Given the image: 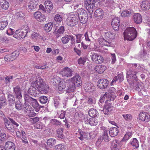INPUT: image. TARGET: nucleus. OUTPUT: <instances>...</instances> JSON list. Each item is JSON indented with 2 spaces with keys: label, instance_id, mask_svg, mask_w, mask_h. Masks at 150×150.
Instances as JSON below:
<instances>
[{
  "label": "nucleus",
  "instance_id": "57",
  "mask_svg": "<svg viewBox=\"0 0 150 150\" xmlns=\"http://www.w3.org/2000/svg\"><path fill=\"white\" fill-rule=\"evenodd\" d=\"M88 103L89 105H93L96 103V100L93 98H89L88 99Z\"/></svg>",
  "mask_w": 150,
  "mask_h": 150
},
{
  "label": "nucleus",
  "instance_id": "36",
  "mask_svg": "<svg viewBox=\"0 0 150 150\" xmlns=\"http://www.w3.org/2000/svg\"><path fill=\"white\" fill-rule=\"evenodd\" d=\"M28 93L31 95H35L37 93L36 88L35 86H31L28 90Z\"/></svg>",
  "mask_w": 150,
  "mask_h": 150
},
{
  "label": "nucleus",
  "instance_id": "30",
  "mask_svg": "<svg viewBox=\"0 0 150 150\" xmlns=\"http://www.w3.org/2000/svg\"><path fill=\"white\" fill-rule=\"evenodd\" d=\"M94 15L99 19L102 18L103 16V11L100 8L98 9L95 11Z\"/></svg>",
  "mask_w": 150,
  "mask_h": 150
},
{
  "label": "nucleus",
  "instance_id": "2",
  "mask_svg": "<svg viewBox=\"0 0 150 150\" xmlns=\"http://www.w3.org/2000/svg\"><path fill=\"white\" fill-rule=\"evenodd\" d=\"M79 21L78 17L77 14H71L67 18L65 21L67 25L71 27L75 26L77 25Z\"/></svg>",
  "mask_w": 150,
  "mask_h": 150
},
{
  "label": "nucleus",
  "instance_id": "7",
  "mask_svg": "<svg viewBox=\"0 0 150 150\" xmlns=\"http://www.w3.org/2000/svg\"><path fill=\"white\" fill-rule=\"evenodd\" d=\"M109 81L106 79H99L97 83L98 87L101 89H105L109 85Z\"/></svg>",
  "mask_w": 150,
  "mask_h": 150
},
{
  "label": "nucleus",
  "instance_id": "41",
  "mask_svg": "<svg viewBox=\"0 0 150 150\" xmlns=\"http://www.w3.org/2000/svg\"><path fill=\"white\" fill-rule=\"evenodd\" d=\"M8 22L7 20H4V21L0 22V30H3L8 25Z\"/></svg>",
  "mask_w": 150,
  "mask_h": 150
},
{
  "label": "nucleus",
  "instance_id": "50",
  "mask_svg": "<svg viewBox=\"0 0 150 150\" xmlns=\"http://www.w3.org/2000/svg\"><path fill=\"white\" fill-rule=\"evenodd\" d=\"M31 108V106L28 104L24 103L23 105V108L27 112L29 111L30 109Z\"/></svg>",
  "mask_w": 150,
  "mask_h": 150
},
{
  "label": "nucleus",
  "instance_id": "34",
  "mask_svg": "<svg viewBox=\"0 0 150 150\" xmlns=\"http://www.w3.org/2000/svg\"><path fill=\"white\" fill-rule=\"evenodd\" d=\"M117 140H113L111 143V148L112 150H118L119 149L118 143Z\"/></svg>",
  "mask_w": 150,
  "mask_h": 150
},
{
  "label": "nucleus",
  "instance_id": "16",
  "mask_svg": "<svg viewBox=\"0 0 150 150\" xmlns=\"http://www.w3.org/2000/svg\"><path fill=\"white\" fill-rule=\"evenodd\" d=\"M26 35L25 33H24L21 30H18L16 31L13 37L18 39H19L24 38Z\"/></svg>",
  "mask_w": 150,
  "mask_h": 150
},
{
  "label": "nucleus",
  "instance_id": "46",
  "mask_svg": "<svg viewBox=\"0 0 150 150\" xmlns=\"http://www.w3.org/2000/svg\"><path fill=\"white\" fill-rule=\"evenodd\" d=\"M54 103L55 107L56 108L59 107L60 103V99L57 97H54Z\"/></svg>",
  "mask_w": 150,
  "mask_h": 150
},
{
  "label": "nucleus",
  "instance_id": "24",
  "mask_svg": "<svg viewBox=\"0 0 150 150\" xmlns=\"http://www.w3.org/2000/svg\"><path fill=\"white\" fill-rule=\"evenodd\" d=\"M98 41L100 45L101 46L105 45L106 46H110L111 45V42L110 41L105 40L103 38H101L98 39Z\"/></svg>",
  "mask_w": 150,
  "mask_h": 150
},
{
  "label": "nucleus",
  "instance_id": "21",
  "mask_svg": "<svg viewBox=\"0 0 150 150\" xmlns=\"http://www.w3.org/2000/svg\"><path fill=\"white\" fill-rule=\"evenodd\" d=\"M140 6L143 10L146 11L149 9L150 3L147 1H143L141 3Z\"/></svg>",
  "mask_w": 150,
  "mask_h": 150
},
{
  "label": "nucleus",
  "instance_id": "9",
  "mask_svg": "<svg viewBox=\"0 0 150 150\" xmlns=\"http://www.w3.org/2000/svg\"><path fill=\"white\" fill-rule=\"evenodd\" d=\"M95 0H85V4L87 10L90 13H92Z\"/></svg>",
  "mask_w": 150,
  "mask_h": 150
},
{
  "label": "nucleus",
  "instance_id": "56",
  "mask_svg": "<svg viewBox=\"0 0 150 150\" xmlns=\"http://www.w3.org/2000/svg\"><path fill=\"white\" fill-rule=\"evenodd\" d=\"M122 116L127 121H129L132 119V116L130 114L123 115Z\"/></svg>",
  "mask_w": 150,
  "mask_h": 150
},
{
  "label": "nucleus",
  "instance_id": "27",
  "mask_svg": "<svg viewBox=\"0 0 150 150\" xmlns=\"http://www.w3.org/2000/svg\"><path fill=\"white\" fill-rule=\"evenodd\" d=\"M73 36L70 35H65L62 38L61 41L64 44L67 43L69 42L70 40H72Z\"/></svg>",
  "mask_w": 150,
  "mask_h": 150
},
{
  "label": "nucleus",
  "instance_id": "19",
  "mask_svg": "<svg viewBox=\"0 0 150 150\" xmlns=\"http://www.w3.org/2000/svg\"><path fill=\"white\" fill-rule=\"evenodd\" d=\"M39 0H31L28 4V8L31 10L35 9L38 5Z\"/></svg>",
  "mask_w": 150,
  "mask_h": 150
},
{
  "label": "nucleus",
  "instance_id": "54",
  "mask_svg": "<svg viewBox=\"0 0 150 150\" xmlns=\"http://www.w3.org/2000/svg\"><path fill=\"white\" fill-rule=\"evenodd\" d=\"M80 136L78 138L81 141L83 140L84 139L86 138L87 137L86 134L84 132H80Z\"/></svg>",
  "mask_w": 150,
  "mask_h": 150
},
{
  "label": "nucleus",
  "instance_id": "25",
  "mask_svg": "<svg viewBox=\"0 0 150 150\" xmlns=\"http://www.w3.org/2000/svg\"><path fill=\"white\" fill-rule=\"evenodd\" d=\"M119 132L118 129L117 127H112L110 128L109 133L111 137H115L118 134Z\"/></svg>",
  "mask_w": 150,
  "mask_h": 150
},
{
  "label": "nucleus",
  "instance_id": "51",
  "mask_svg": "<svg viewBox=\"0 0 150 150\" xmlns=\"http://www.w3.org/2000/svg\"><path fill=\"white\" fill-rule=\"evenodd\" d=\"M132 136V133L131 132H127L125 135L123 139V141H126L128 140Z\"/></svg>",
  "mask_w": 150,
  "mask_h": 150
},
{
  "label": "nucleus",
  "instance_id": "26",
  "mask_svg": "<svg viewBox=\"0 0 150 150\" xmlns=\"http://www.w3.org/2000/svg\"><path fill=\"white\" fill-rule=\"evenodd\" d=\"M89 115L91 117H96L98 116V113L97 111L95 109H90L88 111Z\"/></svg>",
  "mask_w": 150,
  "mask_h": 150
},
{
  "label": "nucleus",
  "instance_id": "15",
  "mask_svg": "<svg viewBox=\"0 0 150 150\" xmlns=\"http://www.w3.org/2000/svg\"><path fill=\"white\" fill-rule=\"evenodd\" d=\"M18 54L17 52L13 53L11 55H6L4 58V60L5 61L7 62H9L10 61H12L13 59H14L16 58L18 56Z\"/></svg>",
  "mask_w": 150,
  "mask_h": 150
},
{
  "label": "nucleus",
  "instance_id": "52",
  "mask_svg": "<svg viewBox=\"0 0 150 150\" xmlns=\"http://www.w3.org/2000/svg\"><path fill=\"white\" fill-rule=\"evenodd\" d=\"M0 103L2 104V106H5L6 105V100L5 96H2L0 98Z\"/></svg>",
  "mask_w": 150,
  "mask_h": 150
},
{
  "label": "nucleus",
  "instance_id": "18",
  "mask_svg": "<svg viewBox=\"0 0 150 150\" xmlns=\"http://www.w3.org/2000/svg\"><path fill=\"white\" fill-rule=\"evenodd\" d=\"M45 6L47 12L50 13L53 8V4L50 1H46L45 2Z\"/></svg>",
  "mask_w": 150,
  "mask_h": 150
},
{
  "label": "nucleus",
  "instance_id": "40",
  "mask_svg": "<svg viewBox=\"0 0 150 150\" xmlns=\"http://www.w3.org/2000/svg\"><path fill=\"white\" fill-rule=\"evenodd\" d=\"M7 139L6 135L4 133L0 134V144L3 143Z\"/></svg>",
  "mask_w": 150,
  "mask_h": 150
},
{
  "label": "nucleus",
  "instance_id": "42",
  "mask_svg": "<svg viewBox=\"0 0 150 150\" xmlns=\"http://www.w3.org/2000/svg\"><path fill=\"white\" fill-rule=\"evenodd\" d=\"M131 144L132 146H133L134 148H137L139 146V143L136 138H134L133 139L132 141L131 142Z\"/></svg>",
  "mask_w": 150,
  "mask_h": 150
},
{
  "label": "nucleus",
  "instance_id": "6",
  "mask_svg": "<svg viewBox=\"0 0 150 150\" xmlns=\"http://www.w3.org/2000/svg\"><path fill=\"white\" fill-rule=\"evenodd\" d=\"M68 81L73 83L78 87L80 86L82 83L81 77L78 74H76L72 78L69 79Z\"/></svg>",
  "mask_w": 150,
  "mask_h": 150
},
{
  "label": "nucleus",
  "instance_id": "55",
  "mask_svg": "<svg viewBox=\"0 0 150 150\" xmlns=\"http://www.w3.org/2000/svg\"><path fill=\"white\" fill-rule=\"evenodd\" d=\"M24 16V14L22 12L20 11L17 12L16 13V16L18 19H21L23 18Z\"/></svg>",
  "mask_w": 150,
  "mask_h": 150
},
{
  "label": "nucleus",
  "instance_id": "5",
  "mask_svg": "<svg viewBox=\"0 0 150 150\" xmlns=\"http://www.w3.org/2000/svg\"><path fill=\"white\" fill-rule=\"evenodd\" d=\"M90 56L92 62L95 63L101 64L103 62L104 59L100 54L93 52L91 53Z\"/></svg>",
  "mask_w": 150,
  "mask_h": 150
},
{
  "label": "nucleus",
  "instance_id": "59",
  "mask_svg": "<svg viewBox=\"0 0 150 150\" xmlns=\"http://www.w3.org/2000/svg\"><path fill=\"white\" fill-rule=\"evenodd\" d=\"M111 58L112 61L111 63L112 64H114L116 60V57L115 54L111 53Z\"/></svg>",
  "mask_w": 150,
  "mask_h": 150
},
{
  "label": "nucleus",
  "instance_id": "11",
  "mask_svg": "<svg viewBox=\"0 0 150 150\" xmlns=\"http://www.w3.org/2000/svg\"><path fill=\"white\" fill-rule=\"evenodd\" d=\"M139 119L144 122H149L150 120V116L146 112H143L140 113L139 116Z\"/></svg>",
  "mask_w": 150,
  "mask_h": 150
},
{
  "label": "nucleus",
  "instance_id": "35",
  "mask_svg": "<svg viewBox=\"0 0 150 150\" xmlns=\"http://www.w3.org/2000/svg\"><path fill=\"white\" fill-rule=\"evenodd\" d=\"M132 12L130 9L125 10L122 11L121 16L123 17H128L130 16Z\"/></svg>",
  "mask_w": 150,
  "mask_h": 150
},
{
  "label": "nucleus",
  "instance_id": "38",
  "mask_svg": "<svg viewBox=\"0 0 150 150\" xmlns=\"http://www.w3.org/2000/svg\"><path fill=\"white\" fill-rule=\"evenodd\" d=\"M105 37L108 41L109 39L112 40L115 38V34L111 32H108L105 33Z\"/></svg>",
  "mask_w": 150,
  "mask_h": 150
},
{
  "label": "nucleus",
  "instance_id": "22",
  "mask_svg": "<svg viewBox=\"0 0 150 150\" xmlns=\"http://www.w3.org/2000/svg\"><path fill=\"white\" fill-rule=\"evenodd\" d=\"M133 18L134 22L137 24L140 23L142 22V16L139 13H134Z\"/></svg>",
  "mask_w": 150,
  "mask_h": 150
},
{
  "label": "nucleus",
  "instance_id": "60",
  "mask_svg": "<svg viewBox=\"0 0 150 150\" xmlns=\"http://www.w3.org/2000/svg\"><path fill=\"white\" fill-rule=\"evenodd\" d=\"M8 99L9 102H14L15 100V98L14 95L11 94H9L8 96Z\"/></svg>",
  "mask_w": 150,
  "mask_h": 150
},
{
  "label": "nucleus",
  "instance_id": "10",
  "mask_svg": "<svg viewBox=\"0 0 150 150\" xmlns=\"http://www.w3.org/2000/svg\"><path fill=\"white\" fill-rule=\"evenodd\" d=\"M4 121L5 127L7 130L10 132L14 133L16 128L6 118H4Z\"/></svg>",
  "mask_w": 150,
  "mask_h": 150
},
{
  "label": "nucleus",
  "instance_id": "33",
  "mask_svg": "<svg viewBox=\"0 0 150 150\" xmlns=\"http://www.w3.org/2000/svg\"><path fill=\"white\" fill-rule=\"evenodd\" d=\"M15 108L17 110H21L23 109V104L20 101V99H18L15 103Z\"/></svg>",
  "mask_w": 150,
  "mask_h": 150
},
{
  "label": "nucleus",
  "instance_id": "62",
  "mask_svg": "<svg viewBox=\"0 0 150 150\" xmlns=\"http://www.w3.org/2000/svg\"><path fill=\"white\" fill-rule=\"evenodd\" d=\"M136 71L133 69H130L127 71V74L129 76L131 77V76L134 74H136Z\"/></svg>",
  "mask_w": 150,
  "mask_h": 150
},
{
  "label": "nucleus",
  "instance_id": "45",
  "mask_svg": "<svg viewBox=\"0 0 150 150\" xmlns=\"http://www.w3.org/2000/svg\"><path fill=\"white\" fill-rule=\"evenodd\" d=\"M54 19L55 21L58 23H60L63 20L62 16L59 14L55 15Z\"/></svg>",
  "mask_w": 150,
  "mask_h": 150
},
{
  "label": "nucleus",
  "instance_id": "29",
  "mask_svg": "<svg viewBox=\"0 0 150 150\" xmlns=\"http://www.w3.org/2000/svg\"><path fill=\"white\" fill-rule=\"evenodd\" d=\"M112 108L110 104H108L105 105V108H103V111L105 115H108L110 112Z\"/></svg>",
  "mask_w": 150,
  "mask_h": 150
},
{
  "label": "nucleus",
  "instance_id": "49",
  "mask_svg": "<svg viewBox=\"0 0 150 150\" xmlns=\"http://www.w3.org/2000/svg\"><path fill=\"white\" fill-rule=\"evenodd\" d=\"M39 100L40 102L42 103L45 104L47 102L48 99L46 97L42 96L39 98Z\"/></svg>",
  "mask_w": 150,
  "mask_h": 150
},
{
  "label": "nucleus",
  "instance_id": "63",
  "mask_svg": "<svg viewBox=\"0 0 150 150\" xmlns=\"http://www.w3.org/2000/svg\"><path fill=\"white\" fill-rule=\"evenodd\" d=\"M64 146L62 144H58L55 146L56 150H64Z\"/></svg>",
  "mask_w": 150,
  "mask_h": 150
},
{
  "label": "nucleus",
  "instance_id": "8",
  "mask_svg": "<svg viewBox=\"0 0 150 150\" xmlns=\"http://www.w3.org/2000/svg\"><path fill=\"white\" fill-rule=\"evenodd\" d=\"M73 71L70 68L65 67L61 72V74L63 76L68 78L71 77L73 74Z\"/></svg>",
  "mask_w": 150,
  "mask_h": 150
},
{
  "label": "nucleus",
  "instance_id": "58",
  "mask_svg": "<svg viewBox=\"0 0 150 150\" xmlns=\"http://www.w3.org/2000/svg\"><path fill=\"white\" fill-rule=\"evenodd\" d=\"M85 57H81L78 60V63L79 64H83L86 61Z\"/></svg>",
  "mask_w": 150,
  "mask_h": 150
},
{
  "label": "nucleus",
  "instance_id": "61",
  "mask_svg": "<svg viewBox=\"0 0 150 150\" xmlns=\"http://www.w3.org/2000/svg\"><path fill=\"white\" fill-rule=\"evenodd\" d=\"M27 113H28V115L31 117L35 116L36 115V114L34 112V110L32 108L30 109L29 111H28Z\"/></svg>",
  "mask_w": 150,
  "mask_h": 150
},
{
  "label": "nucleus",
  "instance_id": "28",
  "mask_svg": "<svg viewBox=\"0 0 150 150\" xmlns=\"http://www.w3.org/2000/svg\"><path fill=\"white\" fill-rule=\"evenodd\" d=\"M49 88V86H47L46 84L44 83L42 85L40 88H39L38 90L41 93H46L48 92Z\"/></svg>",
  "mask_w": 150,
  "mask_h": 150
},
{
  "label": "nucleus",
  "instance_id": "23",
  "mask_svg": "<svg viewBox=\"0 0 150 150\" xmlns=\"http://www.w3.org/2000/svg\"><path fill=\"white\" fill-rule=\"evenodd\" d=\"M69 82L67 89L66 90L67 93L73 92L76 88V85H75V84L70 81H69Z\"/></svg>",
  "mask_w": 150,
  "mask_h": 150
},
{
  "label": "nucleus",
  "instance_id": "17",
  "mask_svg": "<svg viewBox=\"0 0 150 150\" xmlns=\"http://www.w3.org/2000/svg\"><path fill=\"white\" fill-rule=\"evenodd\" d=\"M6 150H15L16 146L15 144L11 141L6 142L4 145Z\"/></svg>",
  "mask_w": 150,
  "mask_h": 150
},
{
  "label": "nucleus",
  "instance_id": "14",
  "mask_svg": "<svg viewBox=\"0 0 150 150\" xmlns=\"http://www.w3.org/2000/svg\"><path fill=\"white\" fill-rule=\"evenodd\" d=\"M111 25L114 30H118L120 26V21L118 17H116L112 19Z\"/></svg>",
  "mask_w": 150,
  "mask_h": 150
},
{
  "label": "nucleus",
  "instance_id": "47",
  "mask_svg": "<svg viewBox=\"0 0 150 150\" xmlns=\"http://www.w3.org/2000/svg\"><path fill=\"white\" fill-rule=\"evenodd\" d=\"M50 123L52 125H60L61 122L56 119H52L50 121Z\"/></svg>",
  "mask_w": 150,
  "mask_h": 150
},
{
  "label": "nucleus",
  "instance_id": "20",
  "mask_svg": "<svg viewBox=\"0 0 150 150\" xmlns=\"http://www.w3.org/2000/svg\"><path fill=\"white\" fill-rule=\"evenodd\" d=\"M85 89L87 91H91L94 89V87L93 83L90 82H86L84 85Z\"/></svg>",
  "mask_w": 150,
  "mask_h": 150
},
{
  "label": "nucleus",
  "instance_id": "32",
  "mask_svg": "<svg viewBox=\"0 0 150 150\" xmlns=\"http://www.w3.org/2000/svg\"><path fill=\"white\" fill-rule=\"evenodd\" d=\"M64 31V27L63 26L60 27L58 29L56 32L55 36L57 38L60 36Z\"/></svg>",
  "mask_w": 150,
  "mask_h": 150
},
{
  "label": "nucleus",
  "instance_id": "3",
  "mask_svg": "<svg viewBox=\"0 0 150 150\" xmlns=\"http://www.w3.org/2000/svg\"><path fill=\"white\" fill-rule=\"evenodd\" d=\"M80 22L82 24L86 23L88 20V15L86 11L82 8L79 9L77 11V13Z\"/></svg>",
  "mask_w": 150,
  "mask_h": 150
},
{
  "label": "nucleus",
  "instance_id": "13",
  "mask_svg": "<svg viewBox=\"0 0 150 150\" xmlns=\"http://www.w3.org/2000/svg\"><path fill=\"white\" fill-rule=\"evenodd\" d=\"M13 92L16 98L18 99H21L22 97L21 90L20 86H17L13 87Z\"/></svg>",
  "mask_w": 150,
  "mask_h": 150
},
{
  "label": "nucleus",
  "instance_id": "44",
  "mask_svg": "<svg viewBox=\"0 0 150 150\" xmlns=\"http://www.w3.org/2000/svg\"><path fill=\"white\" fill-rule=\"evenodd\" d=\"M91 117L88 115H83V120L86 124H88L89 121L91 120Z\"/></svg>",
  "mask_w": 150,
  "mask_h": 150
},
{
  "label": "nucleus",
  "instance_id": "39",
  "mask_svg": "<svg viewBox=\"0 0 150 150\" xmlns=\"http://www.w3.org/2000/svg\"><path fill=\"white\" fill-rule=\"evenodd\" d=\"M53 27V25L51 23H49L45 24L44 27V29L47 32H49Z\"/></svg>",
  "mask_w": 150,
  "mask_h": 150
},
{
  "label": "nucleus",
  "instance_id": "37",
  "mask_svg": "<svg viewBox=\"0 0 150 150\" xmlns=\"http://www.w3.org/2000/svg\"><path fill=\"white\" fill-rule=\"evenodd\" d=\"M47 143L48 146L52 147L56 144V141L54 139H50L47 140Z\"/></svg>",
  "mask_w": 150,
  "mask_h": 150
},
{
  "label": "nucleus",
  "instance_id": "48",
  "mask_svg": "<svg viewBox=\"0 0 150 150\" xmlns=\"http://www.w3.org/2000/svg\"><path fill=\"white\" fill-rule=\"evenodd\" d=\"M89 124L91 126H96L98 124V121L95 118L92 117L89 121Z\"/></svg>",
  "mask_w": 150,
  "mask_h": 150
},
{
  "label": "nucleus",
  "instance_id": "43",
  "mask_svg": "<svg viewBox=\"0 0 150 150\" xmlns=\"http://www.w3.org/2000/svg\"><path fill=\"white\" fill-rule=\"evenodd\" d=\"M63 129L62 128L58 129L57 130V134L58 138L62 139L64 137L63 134Z\"/></svg>",
  "mask_w": 150,
  "mask_h": 150
},
{
  "label": "nucleus",
  "instance_id": "53",
  "mask_svg": "<svg viewBox=\"0 0 150 150\" xmlns=\"http://www.w3.org/2000/svg\"><path fill=\"white\" fill-rule=\"evenodd\" d=\"M101 137L102 138V140H104L106 142H108L109 141V137L108 135V133H105V134H103L102 136Z\"/></svg>",
  "mask_w": 150,
  "mask_h": 150
},
{
  "label": "nucleus",
  "instance_id": "12",
  "mask_svg": "<svg viewBox=\"0 0 150 150\" xmlns=\"http://www.w3.org/2000/svg\"><path fill=\"white\" fill-rule=\"evenodd\" d=\"M45 83L43 81L42 78L40 77H37L36 80L31 83V86H35L38 89L40 86L43 85Z\"/></svg>",
  "mask_w": 150,
  "mask_h": 150
},
{
  "label": "nucleus",
  "instance_id": "64",
  "mask_svg": "<svg viewBox=\"0 0 150 150\" xmlns=\"http://www.w3.org/2000/svg\"><path fill=\"white\" fill-rule=\"evenodd\" d=\"M6 2L3 3L1 5L2 8L5 10L7 9L8 8L9 6V3L7 1Z\"/></svg>",
  "mask_w": 150,
  "mask_h": 150
},
{
  "label": "nucleus",
  "instance_id": "31",
  "mask_svg": "<svg viewBox=\"0 0 150 150\" xmlns=\"http://www.w3.org/2000/svg\"><path fill=\"white\" fill-rule=\"evenodd\" d=\"M106 68L105 67L102 65L96 66L95 68V70L98 73L102 74L105 70Z\"/></svg>",
  "mask_w": 150,
  "mask_h": 150
},
{
  "label": "nucleus",
  "instance_id": "4",
  "mask_svg": "<svg viewBox=\"0 0 150 150\" xmlns=\"http://www.w3.org/2000/svg\"><path fill=\"white\" fill-rule=\"evenodd\" d=\"M24 99L25 101L28 102L32 105L34 108L35 109L36 112L39 111L41 106L39 105L36 99L33 98L29 96L27 94H25Z\"/></svg>",
  "mask_w": 150,
  "mask_h": 150
},
{
  "label": "nucleus",
  "instance_id": "1",
  "mask_svg": "<svg viewBox=\"0 0 150 150\" xmlns=\"http://www.w3.org/2000/svg\"><path fill=\"white\" fill-rule=\"evenodd\" d=\"M137 32L134 27L127 28L124 32V38L127 40L132 41L137 36Z\"/></svg>",
  "mask_w": 150,
  "mask_h": 150
}]
</instances>
